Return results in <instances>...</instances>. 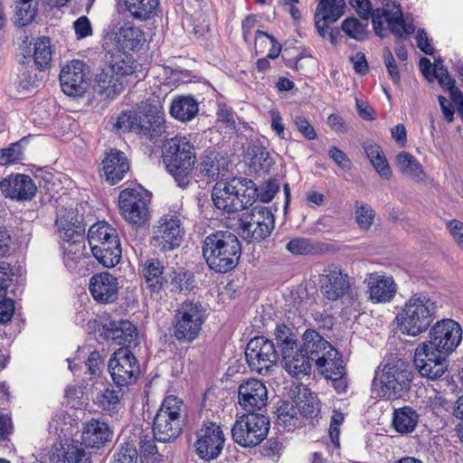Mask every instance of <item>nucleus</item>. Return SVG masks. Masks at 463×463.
<instances>
[{
	"instance_id": "f257e3e1",
	"label": "nucleus",
	"mask_w": 463,
	"mask_h": 463,
	"mask_svg": "<svg viewBox=\"0 0 463 463\" xmlns=\"http://www.w3.org/2000/svg\"><path fill=\"white\" fill-rule=\"evenodd\" d=\"M241 245L232 232L216 231L205 237L203 256L208 267L217 273L232 270L239 263Z\"/></svg>"
},
{
	"instance_id": "f03ea898",
	"label": "nucleus",
	"mask_w": 463,
	"mask_h": 463,
	"mask_svg": "<svg viewBox=\"0 0 463 463\" xmlns=\"http://www.w3.org/2000/svg\"><path fill=\"white\" fill-rule=\"evenodd\" d=\"M165 114L158 101L142 102L136 110L122 112L115 124L118 129L135 132L156 140L165 131Z\"/></svg>"
},
{
	"instance_id": "7ed1b4c3",
	"label": "nucleus",
	"mask_w": 463,
	"mask_h": 463,
	"mask_svg": "<svg viewBox=\"0 0 463 463\" xmlns=\"http://www.w3.org/2000/svg\"><path fill=\"white\" fill-rule=\"evenodd\" d=\"M438 305L427 294L415 293L398 311L395 320L399 330L410 336L427 331L436 317Z\"/></svg>"
},
{
	"instance_id": "20e7f679",
	"label": "nucleus",
	"mask_w": 463,
	"mask_h": 463,
	"mask_svg": "<svg viewBox=\"0 0 463 463\" xmlns=\"http://www.w3.org/2000/svg\"><path fill=\"white\" fill-rule=\"evenodd\" d=\"M162 155L167 172L180 187H186L196 162L194 145L184 136H175L164 143Z\"/></svg>"
},
{
	"instance_id": "39448f33",
	"label": "nucleus",
	"mask_w": 463,
	"mask_h": 463,
	"mask_svg": "<svg viewBox=\"0 0 463 463\" xmlns=\"http://www.w3.org/2000/svg\"><path fill=\"white\" fill-rule=\"evenodd\" d=\"M256 195L257 187L251 179L234 177L229 182H217L212 200L216 208L230 213L252 205Z\"/></svg>"
},
{
	"instance_id": "423d86ee",
	"label": "nucleus",
	"mask_w": 463,
	"mask_h": 463,
	"mask_svg": "<svg viewBox=\"0 0 463 463\" xmlns=\"http://www.w3.org/2000/svg\"><path fill=\"white\" fill-rule=\"evenodd\" d=\"M411 381L410 365L400 358H392L382 369L375 371L372 386L374 391L379 388L378 396L393 401L407 394Z\"/></svg>"
},
{
	"instance_id": "0eeeda50",
	"label": "nucleus",
	"mask_w": 463,
	"mask_h": 463,
	"mask_svg": "<svg viewBox=\"0 0 463 463\" xmlns=\"http://www.w3.org/2000/svg\"><path fill=\"white\" fill-rule=\"evenodd\" d=\"M136 69L137 63L131 54L120 51L112 52L97 76L99 87L108 98H112L123 90L124 79Z\"/></svg>"
},
{
	"instance_id": "6e6552de",
	"label": "nucleus",
	"mask_w": 463,
	"mask_h": 463,
	"mask_svg": "<svg viewBox=\"0 0 463 463\" xmlns=\"http://www.w3.org/2000/svg\"><path fill=\"white\" fill-rule=\"evenodd\" d=\"M184 403L176 396L166 397L154 418L153 432L156 440L166 443L175 440L182 431Z\"/></svg>"
},
{
	"instance_id": "1a4fd4ad",
	"label": "nucleus",
	"mask_w": 463,
	"mask_h": 463,
	"mask_svg": "<svg viewBox=\"0 0 463 463\" xmlns=\"http://www.w3.org/2000/svg\"><path fill=\"white\" fill-rule=\"evenodd\" d=\"M206 320L205 309L199 301L185 300L175 311L173 320V336L183 343L195 340Z\"/></svg>"
},
{
	"instance_id": "9d476101",
	"label": "nucleus",
	"mask_w": 463,
	"mask_h": 463,
	"mask_svg": "<svg viewBox=\"0 0 463 463\" xmlns=\"http://www.w3.org/2000/svg\"><path fill=\"white\" fill-rule=\"evenodd\" d=\"M269 430V420L260 413H248L240 417L232 428L235 443L243 448H253L260 444Z\"/></svg>"
},
{
	"instance_id": "9b49d317",
	"label": "nucleus",
	"mask_w": 463,
	"mask_h": 463,
	"mask_svg": "<svg viewBox=\"0 0 463 463\" xmlns=\"http://www.w3.org/2000/svg\"><path fill=\"white\" fill-rule=\"evenodd\" d=\"M384 25L398 38L410 35L415 31L412 23H408L403 18L401 5L394 2H387L382 7L374 9L373 26L375 33L382 38Z\"/></svg>"
},
{
	"instance_id": "f8f14e48",
	"label": "nucleus",
	"mask_w": 463,
	"mask_h": 463,
	"mask_svg": "<svg viewBox=\"0 0 463 463\" xmlns=\"http://www.w3.org/2000/svg\"><path fill=\"white\" fill-rule=\"evenodd\" d=\"M274 228V216L265 206L257 205L244 213L239 220L241 235L249 242L266 239Z\"/></svg>"
},
{
	"instance_id": "ddd939ff",
	"label": "nucleus",
	"mask_w": 463,
	"mask_h": 463,
	"mask_svg": "<svg viewBox=\"0 0 463 463\" xmlns=\"http://www.w3.org/2000/svg\"><path fill=\"white\" fill-rule=\"evenodd\" d=\"M322 295L330 301L344 298L354 299V279L341 268L331 265L324 269L319 279Z\"/></svg>"
},
{
	"instance_id": "4468645a",
	"label": "nucleus",
	"mask_w": 463,
	"mask_h": 463,
	"mask_svg": "<svg viewBox=\"0 0 463 463\" xmlns=\"http://www.w3.org/2000/svg\"><path fill=\"white\" fill-rule=\"evenodd\" d=\"M462 340V328L453 319L437 321L429 332V340L423 342L430 349L449 356Z\"/></svg>"
},
{
	"instance_id": "2eb2a0df",
	"label": "nucleus",
	"mask_w": 463,
	"mask_h": 463,
	"mask_svg": "<svg viewBox=\"0 0 463 463\" xmlns=\"http://www.w3.org/2000/svg\"><path fill=\"white\" fill-rule=\"evenodd\" d=\"M149 194L137 189H124L118 196L121 216L128 223L137 226H141L149 220Z\"/></svg>"
},
{
	"instance_id": "dca6fc26",
	"label": "nucleus",
	"mask_w": 463,
	"mask_h": 463,
	"mask_svg": "<svg viewBox=\"0 0 463 463\" xmlns=\"http://www.w3.org/2000/svg\"><path fill=\"white\" fill-rule=\"evenodd\" d=\"M245 357L252 371L266 374L278 362L279 355L271 340L264 336H257L247 344Z\"/></svg>"
},
{
	"instance_id": "f3484780",
	"label": "nucleus",
	"mask_w": 463,
	"mask_h": 463,
	"mask_svg": "<svg viewBox=\"0 0 463 463\" xmlns=\"http://www.w3.org/2000/svg\"><path fill=\"white\" fill-rule=\"evenodd\" d=\"M108 367L113 382L120 388L135 383L140 373L137 359L128 348L114 352Z\"/></svg>"
},
{
	"instance_id": "a211bd4d",
	"label": "nucleus",
	"mask_w": 463,
	"mask_h": 463,
	"mask_svg": "<svg viewBox=\"0 0 463 463\" xmlns=\"http://www.w3.org/2000/svg\"><path fill=\"white\" fill-rule=\"evenodd\" d=\"M184 236V229L178 217L162 216L154 226L153 240L155 246L162 251H170L178 248Z\"/></svg>"
},
{
	"instance_id": "6ab92c4d",
	"label": "nucleus",
	"mask_w": 463,
	"mask_h": 463,
	"mask_svg": "<svg viewBox=\"0 0 463 463\" xmlns=\"http://www.w3.org/2000/svg\"><path fill=\"white\" fill-rule=\"evenodd\" d=\"M224 442V434L220 426L214 422L203 424L196 432L195 452L205 461L216 459L223 449Z\"/></svg>"
},
{
	"instance_id": "aec40b11",
	"label": "nucleus",
	"mask_w": 463,
	"mask_h": 463,
	"mask_svg": "<svg viewBox=\"0 0 463 463\" xmlns=\"http://www.w3.org/2000/svg\"><path fill=\"white\" fill-rule=\"evenodd\" d=\"M447 357L421 343L415 350L414 364L422 377L437 380L448 370Z\"/></svg>"
},
{
	"instance_id": "412c9836",
	"label": "nucleus",
	"mask_w": 463,
	"mask_h": 463,
	"mask_svg": "<svg viewBox=\"0 0 463 463\" xmlns=\"http://www.w3.org/2000/svg\"><path fill=\"white\" fill-rule=\"evenodd\" d=\"M88 66L80 60H72L65 64L60 73L62 91L67 96H80L88 88Z\"/></svg>"
},
{
	"instance_id": "4be33fe9",
	"label": "nucleus",
	"mask_w": 463,
	"mask_h": 463,
	"mask_svg": "<svg viewBox=\"0 0 463 463\" xmlns=\"http://www.w3.org/2000/svg\"><path fill=\"white\" fill-rule=\"evenodd\" d=\"M238 400L244 411L254 413L255 411L261 410L267 404V388L261 381L250 379L239 386Z\"/></svg>"
},
{
	"instance_id": "5701e85b",
	"label": "nucleus",
	"mask_w": 463,
	"mask_h": 463,
	"mask_svg": "<svg viewBox=\"0 0 463 463\" xmlns=\"http://www.w3.org/2000/svg\"><path fill=\"white\" fill-rule=\"evenodd\" d=\"M118 279L108 271L92 275L89 290L93 299L99 304L114 303L118 297Z\"/></svg>"
},
{
	"instance_id": "b1692460",
	"label": "nucleus",
	"mask_w": 463,
	"mask_h": 463,
	"mask_svg": "<svg viewBox=\"0 0 463 463\" xmlns=\"http://www.w3.org/2000/svg\"><path fill=\"white\" fill-rule=\"evenodd\" d=\"M369 299L373 303H387L394 298L397 287L392 276L382 272H372L364 279Z\"/></svg>"
},
{
	"instance_id": "393cba45",
	"label": "nucleus",
	"mask_w": 463,
	"mask_h": 463,
	"mask_svg": "<svg viewBox=\"0 0 463 463\" xmlns=\"http://www.w3.org/2000/svg\"><path fill=\"white\" fill-rule=\"evenodd\" d=\"M0 188L6 197L16 201H31L37 190L33 180L24 174L5 178L0 182Z\"/></svg>"
},
{
	"instance_id": "a878e982",
	"label": "nucleus",
	"mask_w": 463,
	"mask_h": 463,
	"mask_svg": "<svg viewBox=\"0 0 463 463\" xmlns=\"http://www.w3.org/2000/svg\"><path fill=\"white\" fill-rule=\"evenodd\" d=\"M196 171L199 178L206 183H212L226 175L228 162L219 153L206 151L200 156Z\"/></svg>"
},
{
	"instance_id": "bb28decb",
	"label": "nucleus",
	"mask_w": 463,
	"mask_h": 463,
	"mask_svg": "<svg viewBox=\"0 0 463 463\" xmlns=\"http://www.w3.org/2000/svg\"><path fill=\"white\" fill-rule=\"evenodd\" d=\"M105 335L114 344L123 345L121 348L136 347L138 345L137 330L128 320H111L103 326Z\"/></svg>"
},
{
	"instance_id": "cd10ccee",
	"label": "nucleus",
	"mask_w": 463,
	"mask_h": 463,
	"mask_svg": "<svg viewBox=\"0 0 463 463\" xmlns=\"http://www.w3.org/2000/svg\"><path fill=\"white\" fill-rule=\"evenodd\" d=\"M101 165L106 181L111 185L120 182L129 170L127 156L122 151L115 148L106 153Z\"/></svg>"
},
{
	"instance_id": "c85d7f7f",
	"label": "nucleus",
	"mask_w": 463,
	"mask_h": 463,
	"mask_svg": "<svg viewBox=\"0 0 463 463\" xmlns=\"http://www.w3.org/2000/svg\"><path fill=\"white\" fill-rule=\"evenodd\" d=\"M111 435L112 431L106 422L92 419L84 424L82 441L86 447L99 449L110 440Z\"/></svg>"
},
{
	"instance_id": "c756f323",
	"label": "nucleus",
	"mask_w": 463,
	"mask_h": 463,
	"mask_svg": "<svg viewBox=\"0 0 463 463\" xmlns=\"http://www.w3.org/2000/svg\"><path fill=\"white\" fill-rule=\"evenodd\" d=\"M114 41L118 51L128 52L138 50L145 36L141 29L130 23H125L115 33Z\"/></svg>"
},
{
	"instance_id": "7c9ffc66",
	"label": "nucleus",
	"mask_w": 463,
	"mask_h": 463,
	"mask_svg": "<svg viewBox=\"0 0 463 463\" xmlns=\"http://www.w3.org/2000/svg\"><path fill=\"white\" fill-rule=\"evenodd\" d=\"M164 264L155 258L147 259L139 265V272L145 280L146 288L151 292H159L165 283Z\"/></svg>"
},
{
	"instance_id": "2f4dec72",
	"label": "nucleus",
	"mask_w": 463,
	"mask_h": 463,
	"mask_svg": "<svg viewBox=\"0 0 463 463\" xmlns=\"http://www.w3.org/2000/svg\"><path fill=\"white\" fill-rule=\"evenodd\" d=\"M285 370L293 377L300 378L311 373V360L296 345L281 355Z\"/></svg>"
},
{
	"instance_id": "473e14b6",
	"label": "nucleus",
	"mask_w": 463,
	"mask_h": 463,
	"mask_svg": "<svg viewBox=\"0 0 463 463\" xmlns=\"http://www.w3.org/2000/svg\"><path fill=\"white\" fill-rule=\"evenodd\" d=\"M303 344L299 347L301 352L308 356L311 361L317 363V358L322 357L323 354L332 347V345L326 341L318 332L313 329H307L303 334Z\"/></svg>"
},
{
	"instance_id": "72a5a7b5",
	"label": "nucleus",
	"mask_w": 463,
	"mask_h": 463,
	"mask_svg": "<svg viewBox=\"0 0 463 463\" xmlns=\"http://www.w3.org/2000/svg\"><path fill=\"white\" fill-rule=\"evenodd\" d=\"M126 11L133 20L146 22L157 15L159 0H123Z\"/></svg>"
},
{
	"instance_id": "f704fd0d",
	"label": "nucleus",
	"mask_w": 463,
	"mask_h": 463,
	"mask_svg": "<svg viewBox=\"0 0 463 463\" xmlns=\"http://www.w3.org/2000/svg\"><path fill=\"white\" fill-rule=\"evenodd\" d=\"M169 112L175 119L188 122L198 114L199 104L192 96H178L172 100Z\"/></svg>"
},
{
	"instance_id": "c9c22d12",
	"label": "nucleus",
	"mask_w": 463,
	"mask_h": 463,
	"mask_svg": "<svg viewBox=\"0 0 463 463\" xmlns=\"http://www.w3.org/2000/svg\"><path fill=\"white\" fill-rule=\"evenodd\" d=\"M392 423L398 433L410 434L419 423V414L413 408L403 406L393 411Z\"/></svg>"
},
{
	"instance_id": "e433bc0d",
	"label": "nucleus",
	"mask_w": 463,
	"mask_h": 463,
	"mask_svg": "<svg viewBox=\"0 0 463 463\" xmlns=\"http://www.w3.org/2000/svg\"><path fill=\"white\" fill-rule=\"evenodd\" d=\"M395 162L399 171L406 177L418 183L425 180L426 174L420 163L411 154L400 152L395 157Z\"/></svg>"
},
{
	"instance_id": "4c0bfd02",
	"label": "nucleus",
	"mask_w": 463,
	"mask_h": 463,
	"mask_svg": "<svg viewBox=\"0 0 463 463\" xmlns=\"http://www.w3.org/2000/svg\"><path fill=\"white\" fill-rule=\"evenodd\" d=\"M156 435L142 432L139 437L138 453L142 463H163L164 456L156 444Z\"/></svg>"
},
{
	"instance_id": "58836bf2",
	"label": "nucleus",
	"mask_w": 463,
	"mask_h": 463,
	"mask_svg": "<svg viewBox=\"0 0 463 463\" xmlns=\"http://www.w3.org/2000/svg\"><path fill=\"white\" fill-rule=\"evenodd\" d=\"M316 364L319 372L325 375L326 379L335 376L334 373H336L338 371L341 373L345 372L342 356L333 346L326 351V354H323L322 357L317 358Z\"/></svg>"
},
{
	"instance_id": "ea45409f",
	"label": "nucleus",
	"mask_w": 463,
	"mask_h": 463,
	"mask_svg": "<svg viewBox=\"0 0 463 463\" xmlns=\"http://www.w3.org/2000/svg\"><path fill=\"white\" fill-rule=\"evenodd\" d=\"M56 226L60 233V237L68 245L74 241H81L83 239L80 232L76 231L72 216H76L72 210L62 211L57 215Z\"/></svg>"
},
{
	"instance_id": "a19ab883",
	"label": "nucleus",
	"mask_w": 463,
	"mask_h": 463,
	"mask_svg": "<svg viewBox=\"0 0 463 463\" xmlns=\"http://www.w3.org/2000/svg\"><path fill=\"white\" fill-rule=\"evenodd\" d=\"M277 422L288 431L294 430L303 424L296 406L285 401H281L278 403Z\"/></svg>"
},
{
	"instance_id": "79ce46f5",
	"label": "nucleus",
	"mask_w": 463,
	"mask_h": 463,
	"mask_svg": "<svg viewBox=\"0 0 463 463\" xmlns=\"http://www.w3.org/2000/svg\"><path fill=\"white\" fill-rule=\"evenodd\" d=\"M170 287L175 293L192 291L196 287L194 273L182 267L174 269L170 274Z\"/></svg>"
},
{
	"instance_id": "37998d69",
	"label": "nucleus",
	"mask_w": 463,
	"mask_h": 463,
	"mask_svg": "<svg viewBox=\"0 0 463 463\" xmlns=\"http://www.w3.org/2000/svg\"><path fill=\"white\" fill-rule=\"evenodd\" d=\"M117 230L106 222H98L91 225L88 232L90 246L97 247L101 241H113L118 240Z\"/></svg>"
},
{
	"instance_id": "c03bdc74",
	"label": "nucleus",
	"mask_w": 463,
	"mask_h": 463,
	"mask_svg": "<svg viewBox=\"0 0 463 463\" xmlns=\"http://www.w3.org/2000/svg\"><path fill=\"white\" fill-rule=\"evenodd\" d=\"M52 57V49L49 37L43 36L38 38L33 47V61L36 68L43 71L50 66Z\"/></svg>"
},
{
	"instance_id": "a18cd8bd",
	"label": "nucleus",
	"mask_w": 463,
	"mask_h": 463,
	"mask_svg": "<svg viewBox=\"0 0 463 463\" xmlns=\"http://www.w3.org/2000/svg\"><path fill=\"white\" fill-rule=\"evenodd\" d=\"M345 5L344 0H321L315 15L334 23L343 15Z\"/></svg>"
},
{
	"instance_id": "49530a36",
	"label": "nucleus",
	"mask_w": 463,
	"mask_h": 463,
	"mask_svg": "<svg viewBox=\"0 0 463 463\" xmlns=\"http://www.w3.org/2000/svg\"><path fill=\"white\" fill-rule=\"evenodd\" d=\"M62 248L63 262L69 269H74L88 254L83 239L81 241H74L68 245H62Z\"/></svg>"
},
{
	"instance_id": "de8ad7c7",
	"label": "nucleus",
	"mask_w": 463,
	"mask_h": 463,
	"mask_svg": "<svg viewBox=\"0 0 463 463\" xmlns=\"http://www.w3.org/2000/svg\"><path fill=\"white\" fill-rule=\"evenodd\" d=\"M110 245L106 249L103 248L97 254H93L95 259L106 268L115 267L121 259L122 250L119 239L110 241Z\"/></svg>"
},
{
	"instance_id": "09e8293b",
	"label": "nucleus",
	"mask_w": 463,
	"mask_h": 463,
	"mask_svg": "<svg viewBox=\"0 0 463 463\" xmlns=\"http://www.w3.org/2000/svg\"><path fill=\"white\" fill-rule=\"evenodd\" d=\"M274 335L281 355L284 352H289L298 345L296 335L292 333V330L284 324L276 326Z\"/></svg>"
},
{
	"instance_id": "8fccbe9b",
	"label": "nucleus",
	"mask_w": 463,
	"mask_h": 463,
	"mask_svg": "<svg viewBox=\"0 0 463 463\" xmlns=\"http://www.w3.org/2000/svg\"><path fill=\"white\" fill-rule=\"evenodd\" d=\"M354 217L359 228L363 231H368L374 220V211L369 204L355 201Z\"/></svg>"
},
{
	"instance_id": "3c124183",
	"label": "nucleus",
	"mask_w": 463,
	"mask_h": 463,
	"mask_svg": "<svg viewBox=\"0 0 463 463\" xmlns=\"http://www.w3.org/2000/svg\"><path fill=\"white\" fill-rule=\"evenodd\" d=\"M57 463H91L90 456L78 445H68Z\"/></svg>"
},
{
	"instance_id": "603ef678",
	"label": "nucleus",
	"mask_w": 463,
	"mask_h": 463,
	"mask_svg": "<svg viewBox=\"0 0 463 463\" xmlns=\"http://www.w3.org/2000/svg\"><path fill=\"white\" fill-rule=\"evenodd\" d=\"M367 22L362 23L355 17H349L343 21L342 30L356 41H364L367 37Z\"/></svg>"
},
{
	"instance_id": "864d4df0",
	"label": "nucleus",
	"mask_w": 463,
	"mask_h": 463,
	"mask_svg": "<svg viewBox=\"0 0 463 463\" xmlns=\"http://www.w3.org/2000/svg\"><path fill=\"white\" fill-rule=\"evenodd\" d=\"M121 396L119 392L107 388L97 396V403L99 408L109 412L118 411Z\"/></svg>"
},
{
	"instance_id": "5fc2aeb1",
	"label": "nucleus",
	"mask_w": 463,
	"mask_h": 463,
	"mask_svg": "<svg viewBox=\"0 0 463 463\" xmlns=\"http://www.w3.org/2000/svg\"><path fill=\"white\" fill-rule=\"evenodd\" d=\"M304 391L307 392L308 390L305 388ZM296 408L300 419H309L312 422L317 418L320 411L315 397L311 393H309V396H305L304 400H300Z\"/></svg>"
},
{
	"instance_id": "6e6d98bb",
	"label": "nucleus",
	"mask_w": 463,
	"mask_h": 463,
	"mask_svg": "<svg viewBox=\"0 0 463 463\" xmlns=\"http://www.w3.org/2000/svg\"><path fill=\"white\" fill-rule=\"evenodd\" d=\"M262 43H269L270 47L268 52V58L275 59L277 58L281 52V45L275 40V38L269 33L257 31L255 35V48H260Z\"/></svg>"
},
{
	"instance_id": "4d7b16f0",
	"label": "nucleus",
	"mask_w": 463,
	"mask_h": 463,
	"mask_svg": "<svg viewBox=\"0 0 463 463\" xmlns=\"http://www.w3.org/2000/svg\"><path fill=\"white\" fill-rule=\"evenodd\" d=\"M24 140V138H22L20 141L12 143L8 147L0 149V165H6L22 158Z\"/></svg>"
},
{
	"instance_id": "13d9d810",
	"label": "nucleus",
	"mask_w": 463,
	"mask_h": 463,
	"mask_svg": "<svg viewBox=\"0 0 463 463\" xmlns=\"http://www.w3.org/2000/svg\"><path fill=\"white\" fill-rule=\"evenodd\" d=\"M286 249L296 255H308L315 252L316 249L308 239L296 238L287 243Z\"/></svg>"
},
{
	"instance_id": "bf43d9fd",
	"label": "nucleus",
	"mask_w": 463,
	"mask_h": 463,
	"mask_svg": "<svg viewBox=\"0 0 463 463\" xmlns=\"http://www.w3.org/2000/svg\"><path fill=\"white\" fill-rule=\"evenodd\" d=\"M216 115L218 121L224 124L227 128L236 129L237 115L231 107L224 103L218 104Z\"/></svg>"
},
{
	"instance_id": "052dcab7",
	"label": "nucleus",
	"mask_w": 463,
	"mask_h": 463,
	"mask_svg": "<svg viewBox=\"0 0 463 463\" xmlns=\"http://www.w3.org/2000/svg\"><path fill=\"white\" fill-rule=\"evenodd\" d=\"M137 451L136 448L129 443L120 445L114 455L113 463H137Z\"/></svg>"
},
{
	"instance_id": "680f3d73",
	"label": "nucleus",
	"mask_w": 463,
	"mask_h": 463,
	"mask_svg": "<svg viewBox=\"0 0 463 463\" xmlns=\"http://www.w3.org/2000/svg\"><path fill=\"white\" fill-rule=\"evenodd\" d=\"M272 163L269 153L265 148H258L250 165L257 171L268 172Z\"/></svg>"
},
{
	"instance_id": "e2e57ef3",
	"label": "nucleus",
	"mask_w": 463,
	"mask_h": 463,
	"mask_svg": "<svg viewBox=\"0 0 463 463\" xmlns=\"http://www.w3.org/2000/svg\"><path fill=\"white\" fill-rule=\"evenodd\" d=\"M349 4L363 20L373 19L374 5L371 0H349Z\"/></svg>"
},
{
	"instance_id": "0e129e2a",
	"label": "nucleus",
	"mask_w": 463,
	"mask_h": 463,
	"mask_svg": "<svg viewBox=\"0 0 463 463\" xmlns=\"http://www.w3.org/2000/svg\"><path fill=\"white\" fill-rule=\"evenodd\" d=\"M16 9V14L22 26L31 23L36 14L35 7L33 6L32 3L25 4L24 0H20Z\"/></svg>"
},
{
	"instance_id": "69168bd1",
	"label": "nucleus",
	"mask_w": 463,
	"mask_h": 463,
	"mask_svg": "<svg viewBox=\"0 0 463 463\" xmlns=\"http://www.w3.org/2000/svg\"><path fill=\"white\" fill-rule=\"evenodd\" d=\"M383 61L387 68V71L394 84H399L401 75L399 69L395 63L394 57L389 48L383 49Z\"/></svg>"
},
{
	"instance_id": "338daca9",
	"label": "nucleus",
	"mask_w": 463,
	"mask_h": 463,
	"mask_svg": "<svg viewBox=\"0 0 463 463\" xmlns=\"http://www.w3.org/2000/svg\"><path fill=\"white\" fill-rule=\"evenodd\" d=\"M344 414L340 411H334L331 417L329 436L333 444L336 447L339 446L340 426L344 421Z\"/></svg>"
},
{
	"instance_id": "774afa93",
	"label": "nucleus",
	"mask_w": 463,
	"mask_h": 463,
	"mask_svg": "<svg viewBox=\"0 0 463 463\" xmlns=\"http://www.w3.org/2000/svg\"><path fill=\"white\" fill-rule=\"evenodd\" d=\"M279 189V185L274 181H268L259 190L257 188L256 199L259 198L262 203H269Z\"/></svg>"
}]
</instances>
